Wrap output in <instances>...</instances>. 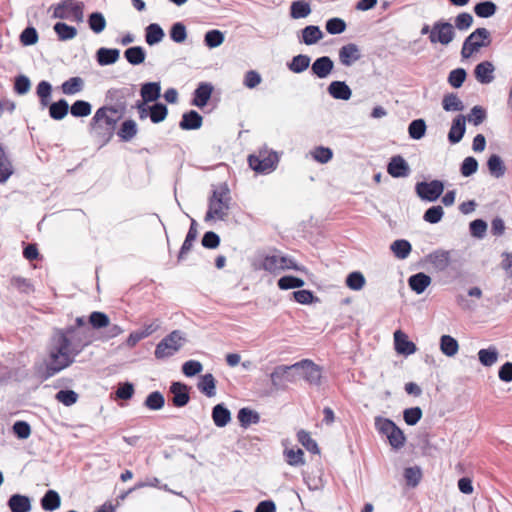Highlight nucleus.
Returning <instances> with one entry per match:
<instances>
[{
  "label": "nucleus",
  "mask_w": 512,
  "mask_h": 512,
  "mask_svg": "<svg viewBox=\"0 0 512 512\" xmlns=\"http://www.w3.org/2000/svg\"><path fill=\"white\" fill-rule=\"evenodd\" d=\"M93 340V332H85L71 327L54 329L49 346L48 360L41 378L47 380L71 366L75 357Z\"/></svg>",
  "instance_id": "obj_1"
},
{
  "label": "nucleus",
  "mask_w": 512,
  "mask_h": 512,
  "mask_svg": "<svg viewBox=\"0 0 512 512\" xmlns=\"http://www.w3.org/2000/svg\"><path fill=\"white\" fill-rule=\"evenodd\" d=\"M120 109L116 105L102 106L96 110L94 116L90 122V129L94 137L97 138L102 146L106 145L113 138L115 129L121 114L117 117H113L114 114H118L120 110H124L125 103L121 102Z\"/></svg>",
  "instance_id": "obj_2"
},
{
  "label": "nucleus",
  "mask_w": 512,
  "mask_h": 512,
  "mask_svg": "<svg viewBox=\"0 0 512 512\" xmlns=\"http://www.w3.org/2000/svg\"><path fill=\"white\" fill-rule=\"evenodd\" d=\"M230 189L226 183H222L212 190L208 198V210L205 214L204 221L225 220L228 217L230 209Z\"/></svg>",
  "instance_id": "obj_3"
},
{
  "label": "nucleus",
  "mask_w": 512,
  "mask_h": 512,
  "mask_svg": "<svg viewBox=\"0 0 512 512\" xmlns=\"http://www.w3.org/2000/svg\"><path fill=\"white\" fill-rule=\"evenodd\" d=\"M37 96L43 108L49 107V115L54 120H62L69 112V104L65 99L50 103L52 85L46 80L38 83L36 88Z\"/></svg>",
  "instance_id": "obj_4"
},
{
  "label": "nucleus",
  "mask_w": 512,
  "mask_h": 512,
  "mask_svg": "<svg viewBox=\"0 0 512 512\" xmlns=\"http://www.w3.org/2000/svg\"><path fill=\"white\" fill-rule=\"evenodd\" d=\"M186 343L185 333L181 330H174L165 336L157 345L154 351L156 359H165L173 356Z\"/></svg>",
  "instance_id": "obj_5"
},
{
  "label": "nucleus",
  "mask_w": 512,
  "mask_h": 512,
  "mask_svg": "<svg viewBox=\"0 0 512 512\" xmlns=\"http://www.w3.org/2000/svg\"><path fill=\"white\" fill-rule=\"evenodd\" d=\"M375 428L380 434L387 437L392 448L398 450L404 446L406 436L391 419L381 416L375 417Z\"/></svg>",
  "instance_id": "obj_6"
},
{
  "label": "nucleus",
  "mask_w": 512,
  "mask_h": 512,
  "mask_svg": "<svg viewBox=\"0 0 512 512\" xmlns=\"http://www.w3.org/2000/svg\"><path fill=\"white\" fill-rule=\"evenodd\" d=\"M279 162L278 155L275 151L266 147L260 149L258 153L249 155L248 163L252 170L261 174H268L274 171Z\"/></svg>",
  "instance_id": "obj_7"
},
{
  "label": "nucleus",
  "mask_w": 512,
  "mask_h": 512,
  "mask_svg": "<svg viewBox=\"0 0 512 512\" xmlns=\"http://www.w3.org/2000/svg\"><path fill=\"white\" fill-rule=\"evenodd\" d=\"M53 18L72 20L81 23L84 20V3L77 0H61L53 7Z\"/></svg>",
  "instance_id": "obj_8"
},
{
  "label": "nucleus",
  "mask_w": 512,
  "mask_h": 512,
  "mask_svg": "<svg viewBox=\"0 0 512 512\" xmlns=\"http://www.w3.org/2000/svg\"><path fill=\"white\" fill-rule=\"evenodd\" d=\"M491 43L490 32L486 28H477L463 42L461 57L470 58L474 53Z\"/></svg>",
  "instance_id": "obj_9"
},
{
  "label": "nucleus",
  "mask_w": 512,
  "mask_h": 512,
  "mask_svg": "<svg viewBox=\"0 0 512 512\" xmlns=\"http://www.w3.org/2000/svg\"><path fill=\"white\" fill-rule=\"evenodd\" d=\"M299 366L298 362L292 365L276 366L270 374L272 386L276 390H285L288 383H296L299 379Z\"/></svg>",
  "instance_id": "obj_10"
},
{
  "label": "nucleus",
  "mask_w": 512,
  "mask_h": 512,
  "mask_svg": "<svg viewBox=\"0 0 512 512\" xmlns=\"http://www.w3.org/2000/svg\"><path fill=\"white\" fill-rule=\"evenodd\" d=\"M454 26L445 20L436 21L431 27L429 41L431 44L449 45L455 38Z\"/></svg>",
  "instance_id": "obj_11"
},
{
  "label": "nucleus",
  "mask_w": 512,
  "mask_h": 512,
  "mask_svg": "<svg viewBox=\"0 0 512 512\" xmlns=\"http://www.w3.org/2000/svg\"><path fill=\"white\" fill-rule=\"evenodd\" d=\"M444 191V183L441 180L430 182L421 181L416 183L415 192L417 196L428 202H435Z\"/></svg>",
  "instance_id": "obj_12"
},
{
  "label": "nucleus",
  "mask_w": 512,
  "mask_h": 512,
  "mask_svg": "<svg viewBox=\"0 0 512 512\" xmlns=\"http://www.w3.org/2000/svg\"><path fill=\"white\" fill-rule=\"evenodd\" d=\"M299 378H303L311 385H320L321 383V368L309 359H303L298 362Z\"/></svg>",
  "instance_id": "obj_13"
},
{
  "label": "nucleus",
  "mask_w": 512,
  "mask_h": 512,
  "mask_svg": "<svg viewBox=\"0 0 512 512\" xmlns=\"http://www.w3.org/2000/svg\"><path fill=\"white\" fill-rule=\"evenodd\" d=\"M190 387L183 382H172L169 387L171 404L176 408L185 407L190 401Z\"/></svg>",
  "instance_id": "obj_14"
},
{
  "label": "nucleus",
  "mask_w": 512,
  "mask_h": 512,
  "mask_svg": "<svg viewBox=\"0 0 512 512\" xmlns=\"http://www.w3.org/2000/svg\"><path fill=\"white\" fill-rule=\"evenodd\" d=\"M387 172L393 178H404L409 176L411 169L401 155H395L390 158L387 164Z\"/></svg>",
  "instance_id": "obj_15"
},
{
  "label": "nucleus",
  "mask_w": 512,
  "mask_h": 512,
  "mask_svg": "<svg viewBox=\"0 0 512 512\" xmlns=\"http://www.w3.org/2000/svg\"><path fill=\"white\" fill-rule=\"evenodd\" d=\"M323 37L324 34L320 27L317 25H307L297 34L299 43L305 44L307 46L315 45L321 39H323Z\"/></svg>",
  "instance_id": "obj_16"
},
{
  "label": "nucleus",
  "mask_w": 512,
  "mask_h": 512,
  "mask_svg": "<svg viewBox=\"0 0 512 512\" xmlns=\"http://www.w3.org/2000/svg\"><path fill=\"white\" fill-rule=\"evenodd\" d=\"M338 55L340 63L346 67L351 66L362 57L361 51L358 45L355 43H348L343 45L339 49Z\"/></svg>",
  "instance_id": "obj_17"
},
{
  "label": "nucleus",
  "mask_w": 512,
  "mask_h": 512,
  "mask_svg": "<svg viewBox=\"0 0 512 512\" xmlns=\"http://www.w3.org/2000/svg\"><path fill=\"white\" fill-rule=\"evenodd\" d=\"M394 347L398 354L409 356L416 352V345L408 339V336L401 330L394 332Z\"/></svg>",
  "instance_id": "obj_18"
},
{
  "label": "nucleus",
  "mask_w": 512,
  "mask_h": 512,
  "mask_svg": "<svg viewBox=\"0 0 512 512\" xmlns=\"http://www.w3.org/2000/svg\"><path fill=\"white\" fill-rule=\"evenodd\" d=\"M334 69V62L329 56H321L314 60L311 72L320 79L327 78Z\"/></svg>",
  "instance_id": "obj_19"
},
{
  "label": "nucleus",
  "mask_w": 512,
  "mask_h": 512,
  "mask_svg": "<svg viewBox=\"0 0 512 512\" xmlns=\"http://www.w3.org/2000/svg\"><path fill=\"white\" fill-rule=\"evenodd\" d=\"M213 85L209 82H200L197 88L194 90L192 105L203 108L207 105L213 92Z\"/></svg>",
  "instance_id": "obj_20"
},
{
  "label": "nucleus",
  "mask_w": 512,
  "mask_h": 512,
  "mask_svg": "<svg viewBox=\"0 0 512 512\" xmlns=\"http://www.w3.org/2000/svg\"><path fill=\"white\" fill-rule=\"evenodd\" d=\"M466 132V116L459 114L453 120L448 132V141L450 144L459 143Z\"/></svg>",
  "instance_id": "obj_21"
},
{
  "label": "nucleus",
  "mask_w": 512,
  "mask_h": 512,
  "mask_svg": "<svg viewBox=\"0 0 512 512\" xmlns=\"http://www.w3.org/2000/svg\"><path fill=\"white\" fill-rule=\"evenodd\" d=\"M140 96L142 102L155 103L161 96L160 82H145L141 85Z\"/></svg>",
  "instance_id": "obj_22"
},
{
  "label": "nucleus",
  "mask_w": 512,
  "mask_h": 512,
  "mask_svg": "<svg viewBox=\"0 0 512 512\" xmlns=\"http://www.w3.org/2000/svg\"><path fill=\"white\" fill-rule=\"evenodd\" d=\"M327 92L329 95L337 100L347 101L352 96V90L345 81H332L328 87Z\"/></svg>",
  "instance_id": "obj_23"
},
{
  "label": "nucleus",
  "mask_w": 512,
  "mask_h": 512,
  "mask_svg": "<svg viewBox=\"0 0 512 512\" xmlns=\"http://www.w3.org/2000/svg\"><path fill=\"white\" fill-rule=\"evenodd\" d=\"M197 222L195 219H191V224L189 227V230L186 234L185 240L180 248V251L178 253V261L181 262L185 259L186 255L191 251L193 247V243L196 240L198 236V230H197Z\"/></svg>",
  "instance_id": "obj_24"
},
{
  "label": "nucleus",
  "mask_w": 512,
  "mask_h": 512,
  "mask_svg": "<svg viewBox=\"0 0 512 512\" xmlns=\"http://www.w3.org/2000/svg\"><path fill=\"white\" fill-rule=\"evenodd\" d=\"M11 512H30L32 509L31 499L22 494H13L7 501Z\"/></svg>",
  "instance_id": "obj_25"
},
{
  "label": "nucleus",
  "mask_w": 512,
  "mask_h": 512,
  "mask_svg": "<svg viewBox=\"0 0 512 512\" xmlns=\"http://www.w3.org/2000/svg\"><path fill=\"white\" fill-rule=\"evenodd\" d=\"M427 260L438 271H444L450 264V251L438 249L427 256Z\"/></svg>",
  "instance_id": "obj_26"
},
{
  "label": "nucleus",
  "mask_w": 512,
  "mask_h": 512,
  "mask_svg": "<svg viewBox=\"0 0 512 512\" xmlns=\"http://www.w3.org/2000/svg\"><path fill=\"white\" fill-rule=\"evenodd\" d=\"M494 65L490 61H483L476 65L474 75L481 84H489L494 80Z\"/></svg>",
  "instance_id": "obj_27"
},
{
  "label": "nucleus",
  "mask_w": 512,
  "mask_h": 512,
  "mask_svg": "<svg viewBox=\"0 0 512 512\" xmlns=\"http://www.w3.org/2000/svg\"><path fill=\"white\" fill-rule=\"evenodd\" d=\"M203 117L195 110H189L183 113L179 122V127L182 130H197L201 128Z\"/></svg>",
  "instance_id": "obj_28"
},
{
  "label": "nucleus",
  "mask_w": 512,
  "mask_h": 512,
  "mask_svg": "<svg viewBox=\"0 0 512 512\" xmlns=\"http://www.w3.org/2000/svg\"><path fill=\"white\" fill-rule=\"evenodd\" d=\"M120 57L117 48L101 47L96 51V61L100 66H108L116 63Z\"/></svg>",
  "instance_id": "obj_29"
},
{
  "label": "nucleus",
  "mask_w": 512,
  "mask_h": 512,
  "mask_svg": "<svg viewBox=\"0 0 512 512\" xmlns=\"http://www.w3.org/2000/svg\"><path fill=\"white\" fill-rule=\"evenodd\" d=\"M211 417L217 427L223 428L231 421V412L224 403H219L212 408Z\"/></svg>",
  "instance_id": "obj_30"
},
{
  "label": "nucleus",
  "mask_w": 512,
  "mask_h": 512,
  "mask_svg": "<svg viewBox=\"0 0 512 512\" xmlns=\"http://www.w3.org/2000/svg\"><path fill=\"white\" fill-rule=\"evenodd\" d=\"M197 389L208 398L216 395V379L211 373L200 375Z\"/></svg>",
  "instance_id": "obj_31"
},
{
  "label": "nucleus",
  "mask_w": 512,
  "mask_h": 512,
  "mask_svg": "<svg viewBox=\"0 0 512 512\" xmlns=\"http://www.w3.org/2000/svg\"><path fill=\"white\" fill-rule=\"evenodd\" d=\"M431 283V277L423 272L413 274L408 279L410 289L416 294H422Z\"/></svg>",
  "instance_id": "obj_32"
},
{
  "label": "nucleus",
  "mask_w": 512,
  "mask_h": 512,
  "mask_svg": "<svg viewBox=\"0 0 512 512\" xmlns=\"http://www.w3.org/2000/svg\"><path fill=\"white\" fill-rule=\"evenodd\" d=\"M138 133V125L133 119H126L117 131V136L123 142H130Z\"/></svg>",
  "instance_id": "obj_33"
},
{
  "label": "nucleus",
  "mask_w": 512,
  "mask_h": 512,
  "mask_svg": "<svg viewBox=\"0 0 512 512\" xmlns=\"http://www.w3.org/2000/svg\"><path fill=\"white\" fill-rule=\"evenodd\" d=\"M40 504L43 510L52 512L60 507L61 497L57 491L49 489L41 498Z\"/></svg>",
  "instance_id": "obj_34"
},
{
  "label": "nucleus",
  "mask_w": 512,
  "mask_h": 512,
  "mask_svg": "<svg viewBox=\"0 0 512 512\" xmlns=\"http://www.w3.org/2000/svg\"><path fill=\"white\" fill-rule=\"evenodd\" d=\"M311 5L307 0H296L290 5V17L292 19L306 18L311 14Z\"/></svg>",
  "instance_id": "obj_35"
},
{
  "label": "nucleus",
  "mask_w": 512,
  "mask_h": 512,
  "mask_svg": "<svg viewBox=\"0 0 512 512\" xmlns=\"http://www.w3.org/2000/svg\"><path fill=\"white\" fill-rule=\"evenodd\" d=\"M164 36V30L157 23H151L145 28V41L149 46L160 43Z\"/></svg>",
  "instance_id": "obj_36"
},
{
  "label": "nucleus",
  "mask_w": 512,
  "mask_h": 512,
  "mask_svg": "<svg viewBox=\"0 0 512 512\" xmlns=\"http://www.w3.org/2000/svg\"><path fill=\"white\" fill-rule=\"evenodd\" d=\"M127 62L133 66L142 64L146 58V51L142 46H132L124 51Z\"/></svg>",
  "instance_id": "obj_37"
},
{
  "label": "nucleus",
  "mask_w": 512,
  "mask_h": 512,
  "mask_svg": "<svg viewBox=\"0 0 512 512\" xmlns=\"http://www.w3.org/2000/svg\"><path fill=\"white\" fill-rule=\"evenodd\" d=\"M489 173L495 178H501L506 172L505 164L502 158L497 154H492L487 160Z\"/></svg>",
  "instance_id": "obj_38"
},
{
  "label": "nucleus",
  "mask_w": 512,
  "mask_h": 512,
  "mask_svg": "<svg viewBox=\"0 0 512 512\" xmlns=\"http://www.w3.org/2000/svg\"><path fill=\"white\" fill-rule=\"evenodd\" d=\"M84 80L79 77H71L64 81L61 85V90L65 95H75L84 89Z\"/></svg>",
  "instance_id": "obj_39"
},
{
  "label": "nucleus",
  "mask_w": 512,
  "mask_h": 512,
  "mask_svg": "<svg viewBox=\"0 0 512 512\" xmlns=\"http://www.w3.org/2000/svg\"><path fill=\"white\" fill-rule=\"evenodd\" d=\"M237 418L243 428H247L251 424H257L260 421L259 413L247 407L238 411Z\"/></svg>",
  "instance_id": "obj_40"
},
{
  "label": "nucleus",
  "mask_w": 512,
  "mask_h": 512,
  "mask_svg": "<svg viewBox=\"0 0 512 512\" xmlns=\"http://www.w3.org/2000/svg\"><path fill=\"white\" fill-rule=\"evenodd\" d=\"M440 350L447 357H453L459 350L458 341L450 335L440 337Z\"/></svg>",
  "instance_id": "obj_41"
},
{
  "label": "nucleus",
  "mask_w": 512,
  "mask_h": 512,
  "mask_svg": "<svg viewBox=\"0 0 512 512\" xmlns=\"http://www.w3.org/2000/svg\"><path fill=\"white\" fill-rule=\"evenodd\" d=\"M310 62L311 58L308 55L298 54L291 59L287 66L290 71L299 74L308 69Z\"/></svg>",
  "instance_id": "obj_42"
},
{
  "label": "nucleus",
  "mask_w": 512,
  "mask_h": 512,
  "mask_svg": "<svg viewBox=\"0 0 512 512\" xmlns=\"http://www.w3.org/2000/svg\"><path fill=\"white\" fill-rule=\"evenodd\" d=\"M53 29L60 41L71 40L77 35V29L74 26L66 24L65 22L55 23Z\"/></svg>",
  "instance_id": "obj_43"
},
{
  "label": "nucleus",
  "mask_w": 512,
  "mask_h": 512,
  "mask_svg": "<svg viewBox=\"0 0 512 512\" xmlns=\"http://www.w3.org/2000/svg\"><path fill=\"white\" fill-rule=\"evenodd\" d=\"M13 174V166L4 148L0 145V183H5Z\"/></svg>",
  "instance_id": "obj_44"
},
{
  "label": "nucleus",
  "mask_w": 512,
  "mask_h": 512,
  "mask_svg": "<svg viewBox=\"0 0 512 512\" xmlns=\"http://www.w3.org/2000/svg\"><path fill=\"white\" fill-rule=\"evenodd\" d=\"M426 122L424 119H414L409 123L408 134L413 140H420L425 136L426 133Z\"/></svg>",
  "instance_id": "obj_45"
},
{
  "label": "nucleus",
  "mask_w": 512,
  "mask_h": 512,
  "mask_svg": "<svg viewBox=\"0 0 512 512\" xmlns=\"http://www.w3.org/2000/svg\"><path fill=\"white\" fill-rule=\"evenodd\" d=\"M390 249L398 259H406L412 250V246L409 241L398 239L391 244Z\"/></svg>",
  "instance_id": "obj_46"
},
{
  "label": "nucleus",
  "mask_w": 512,
  "mask_h": 512,
  "mask_svg": "<svg viewBox=\"0 0 512 512\" xmlns=\"http://www.w3.org/2000/svg\"><path fill=\"white\" fill-rule=\"evenodd\" d=\"M259 268L274 275L279 274L281 272L280 255H266Z\"/></svg>",
  "instance_id": "obj_47"
},
{
  "label": "nucleus",
  "mask_w": 512,
  "mask_h": 512,
  "mask_svg": "<svg viewBox=\"0 0 512 512\" xmlns=\"http://www.w3.org/2000/svg\"><path fill=\"white\" fill-rule=\"evenodd\" d=\"M497 11V5L490 0L481 1L474 6V13L480 18H490Z\"/></svg>",
  "instance_id": "obj_48"
},
{
  "label": "nucleus",
  "mask_w": 512,
  "mask_h": 512,
  "mask_svg": "<svg viewBox=\"0 0 512 512\" xmlns=\"http://www.w3.org/2000/svg\"><path fill=\"white\" fill-rule=\"evenodd\" d=\"M498 357V350L494 346L488 347L486 349H480L478 352L479 361L485 367H490L495 364L498 360Z\"/></svg>",
  "instance_id": "obj_49"
},
{
  "label": "nucleus",
  "mask_w": 512,
  "mask_h": 512,
  "mask_svg": "<svg viewBox=\"0 0 512 512\" xmlns=\"http://www.w3.org/2000/svg\"><path fill=\"white\" fill-rule=\"evenodd\" d=\"M150 120L154 124L163 122L168 115V108L162 102H155L150 105Z\"/></svg>",
  "instance_id": "obj_50"
},
{
  "label": "nucleus",
  "mask_w": 512,
  "mask_h": 512,
  "mask_svg": "<svg viewBox=\"0 0 512 512\" xmlns=\"http://www.w3.org/2000/svg\"><path fill=\"white\" fill-rule=\"evenodd\" d=\"M304 284L305 282L302 278L293 275L282 276L277 281V285L281 290L299 289L303 287Z\"/></svg>",
  "instance_id": "obj_51"
},
{
  "label": "nucleus",
  "mask_w": 512,
  "mask_h": 512,
  "mask_svg": "<svg viewBox=\"0 0 512 512\" xmlns=\"http://www.w3.org/2000/svg\"><path fill=\"white\" fill-rule=\"evenodd\" d=\"M442 107L445 111H462L464 110V104L459 99L457 94L455 93H448L444 95L442 99Z\"/></svg>",
  "instance_id": "obj_52"
},
{
  "label": "nucleus",
  "mask_w": 512,
  "mask_h": 512,
  "mask_svg": "<svg viewBox=\"0 0 512 512\" xmlns=\"http://www.w3.org/2000/svg\"><path fill=\"white\" fill-rule=\"evenodd\" d=\"M144 405L149 410L157 411L164 407L165 398L161 392L153 391L149 393L148 396L146 397Z\"/></svg>",
  "instance_id": "obj_53"
},
{
  "label": "nucleus",
  "mask_w": 512,
  "mask_h": 512,
  "mask_svg": "<svg viewBox=\"0 0 512 512\" xmlns=\"http://www.w3.org/2000/svg\"><path fill=\"white\" fill-rule=\"evenodd\" d=\"M89 28L96 34L101 33L106 28V19L101 12H92L88 16Z\"/></svg>",
  "instance_id": "obj_54"
},
{
  "label": "nucleus",
  "mask_w": 512,
  "mask_h": 512,
  "mask_svg": "<svg viewBox=\"0 0 512 512\" xmlns=\"http://www.w3.org/2000/svg\"><path fill=\"white\" fill-rule=\"evenodd\" d=\"M225 40L224 33L218 29H212L205 33L204 43L209 48H217Z\"/></svg>",
  "instance_id": "obj_55"
},
{
  "label": "nucleus",
  "mask_w": 512,
  "mask_h": 512,
  "mask_svg": "<svg viewBox=\"0 0 512 512\" xmlns=\"http://www.w3.org/2000/svg\"><path fill=\"white\" fill-rule=\"evenodd\" d=\"M69 109L74 117H86L91 114L92 105L85 100H76Z\"/></svg>",
  "instance_id": "obj_56"
},
{
  "label": "nucleus",
  "mask_w": 512,
  "mask_h": 512,
  "mask_svg": "<svg viewBox=\"0 0 512 512\" xmlns=\"http://www.w3.org/2000/svg\"><path fill=\"white\" fill-rule=\"evenodd\" d=\"M88 322L91 329H101L109 326L110 320L106 313L94 311L89 315Z\"/></svg>",
  "instance_id": "obj_57"
},
{
  "label": "nucleus",
  "mask_w": 512,
  "mask_h": 512,
  "mask_svg": "<svg viewBox=\"0 0 512 512\" xmlns=\"http://www.w3.org/2000/svg\"><path fill=\"white\" fill-rule=\"evenodd\" d=\"M365 277L360 271H353L346 277L345 283L348 288L354 291L361 290L365 285Z\"/></svg>",
  "instance_id": "obj_58"
},
{
  "label": "nucleus",
  "mask_w": 512,
  "mask_h": 512,
  "mask_svg": "<svg viewBox=\"0 0 512 512\" xmlns=\"http://www.w3.org/2000/svg\"><path fill=\"white\" fill-rule=\"evenodd\" d=\"M347 28L346 22L339 17H333L326 21L325 29L331 35L343 33Z\"/></svg>",
  "instance_id": "obj_59"
},
{
  "label": "nucleus",
  "mask_w": 512,
  "mask_h": 512,
  "mask_svg": "<svg viewBox=\"0 0 512 512\" xmlns=\"http://www.w3.org/2000/svg\"><path fill=\"white\" fill-rule=\"evenodd\" d=\"M298 441L311 453L313 454H319L320 450L318 447V444L308 432L305 430H300L297 433Z\"/></svg>",
  "instance_id": "obj_60"
},
{
  "label": "nucleus",
  "mask_w": 512,
  "mask_h": 512,
  "mask_svg": "<svg viewBox=\"0 0 512 512\" xmlns=\"http://www.w3.org/2000/svg\"><path fill=\"white\" fill-rule=\"evenodd\" d=\"M312 158L321 164L328 163L333 157V151L329 147L317 146L311 151Z\"/></svg>",
  "instance_id": "obj_61"
},
{
  "label": "nucleus",
  "mask_w": 512,
  "mask_h": 512,
  "mask_svg": "<svg viewBox=\"0 0 512 512\" xmlns=\"http://www.w3.org/2000/svg\"><path fill=\"white\" fill-rule=\"evenodd\" d=\"M284 456L286 458L287 463L291 466L297 467L305 463L304 452L300 448H298L297 450L285 449Z\"/></svg>",
  "instance_id": "obj_62"
},
{
  "label": "nucleus",
  "mask_w": 512,
  "mask_h": 512,
  "mask_svg": "<svg viewBox=\"0 0 512 512\" xmlns=\"http://www.w3.org/2000/svg\"><path fill=\"white\" fill-rule=\"evenodd\" d=\"M169 36L176 43H183L187 38L186 26L182 22H175L169 31Z\"/></svg>",
  "instance_id": "obj_63"
},
{
  "label": "nucleus",
  "mask_w": 512,
  "mask_h": 512,
  "mask_svg": "<svg viewBox=\"0 0 512 512\" xmlns=\"http://www.w3.org/2000/svg\"><path fill=\"white\" fill-rule=\"evenodd\" d=\"M78 397V394L74 390L70 389L59 390L55 395V399L65 406H72L75 404Z\"/></svg>",
  "instance_id": "obj_64"
}]
</instances>
